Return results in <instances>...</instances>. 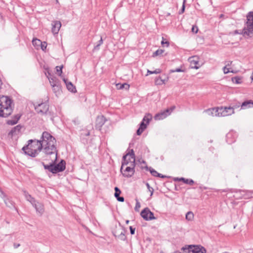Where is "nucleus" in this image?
Segmentation results:
<instances>
[{
	"mask_svg": "<svg viewBox=\"0 0 253 253\" xmlns=\"http://www.w3.org/2000/svg\"><path fill=\"white\" fill-rule=\"evenodd\" d=\"M57 155L55 154L54 160H52L51 162L48 165H46L44 162H42L41 164L43 166L45 169L48 170L52 174H56L63 171L66 169V161L61 159L58 163H57Z\"/></svg>",
	"mask_w": 253,
	"mask_h": 253,
	"instance_id": "obj_3",
	"label": "nucleus"
},
{
	"mask_svg": "<svg viewBox=\"0 0 253 253\" xmlns=\"http://www.w3.org/2000/svg\"><path fill=\"white\" fill-rule=\"evenodd\" d=\"M35 109L38 114H46L48 111L49 105L46 102H42L37 105H35Z\"/></svg>",
	"mask_w": 253,
	"mask_h": 253,
	"instance_id": "obj_11",
	"label": "nucleus"
},
{
	"mask_svg": "<svg viewBox=\"0 0 253 253\" xmlns=\"http://www.w3.org/2000/svg\"><path fill=\"white\" fill-rule=\"evenodd\" d=\"M158 177H161V178H162L169 177L168 176H167V175H163V174H162L161 173H159Z\"/></svg>",
	"mask_w": 253,
	"mask_h": 253,
	"instance_id": "obj_60",
	"label": "nucleus"
},
{
	"mask_svg": "<svg viewBox=\"0 0 253 253\" xmlns=\"http://www.w3.org/2000/svg\"><path fill=\"white\" fill-rule=\"evenodd\" d=\"M20 246V244L19 243H14L13 244V247L14 249H17Z\"/></svg>",
	"mask_w": 253,
	"mask_h": 253,
	"instance_id": "obj_61",
	"label": "nucleus"
},
{
	"mask_svg": "<svg viewBox=\"0 0 253 253\" xmlns=\"http://www.w3.org/2000/svg\"><path fill=\"white\" fill-rule=\"evenodd\" d=\"M57 155L55 154L54 160H52L51 162L48 165H46L44 162H42L41 164L43 166L45 169L48 170L52 174H56L63 171L66 169V161L61 159L58 163H57Z\"/></svg>",
	"mask_w": 253,
	"mask_h": 253,
	"instance_id": "obj_2",
	"label": "nucleus"
},
{
	"mask_svg": "<svg viewBox=\"0 0 253 253\" xmlns=\"http://www.w3.org/2000/svg\"><path fill=\"white\" fill-rule=\"evenodd\" d=\"M126 153V155H127V156H129L131 159H133L132 161L135 162V155L134 151L132 149H129L128 148L127 149Z\"/></svg>",
	"mask_w": 253,
	"mask_h": 253,
	"instance_id": "obj_31",
	"label": "nucleus"
},
{
	"mask_svg": "<svg viewBox=\"0 0 253 253\" xmlns=\"http://www.w3.org/2000/svg\"><path fill=\"white\" fill-rule=\"evenodd\" d=\"M231 192L235 193H244V194L242 195V197H244V199H248L252 197V195L253 194V191L251 190H241V189H232L230 190Z\"/></svg>",
	"mask_w": 253,
	"mask_h": 253,
	"instance_id": "obj_18",
	"label": "nucleus"
},
{
	"mask_svg": "<svg viewBox=\"0 0 253 253\" xmlns=\"http://www.w3.org/2000/svg\"><path fill=\"white\" fill-rule=\"evenodd\" d=\"M52 89L54 93L57 95L58 94L60 93L61 91V85L60 84H54V86H52Z\"/></svg>",
	"mask_w": 253,
	"mask_h": 253,
	"instance_id": "obj_33",
	"label": "nucleus"
},
{
	"mask_svg": "<svg viewBox=\"0 0 253 253\" xmlns=\"http://www.w3.org/2000/svg\"><path fill=\"white\" fill-rule=\"evenodd\" d=\"M13 106H8L0 104V117L7 118L11 115L13 111Z\"/></svg>",
	"mask_w": 253,
	"mask_h": 253,
	"instance_id": "obj_5",
	"label": "nucleus"
},
{
	"mask_svg": "<svg viewBox=\"0 0 253 253\" xmlns=\"http://www.w3.org/2000/svg\"><path fill=\"white\" fill-rule=\"evenodd\" d=\"M130 233L131 235H134L135 233V228L133 227L132 226H129Z\"/></svg>",
	"mask_w": 253,
	"mask_h": 253,
	"instance_id": "obj_58",
	"label": "nucleus"
},
{
	"mask_svg": "<svg viewBox=\"0 0 253 253\" xmlns=\"http://www.w3.org/2000/svg\"><path fill=\"white\" fill-rule=\"evenodd\" d=\"M169 77H167L166 78L163 79V80L164 81V84H166V82L168 81Z\"/></svg>",
	"mask_w": 253,
	"mask_h": 253,
	"instance_id": "obj_64",
	"label": "nucleus"
},
{
	"mask_svg": "<svg viewBox=\"0 0 253 253\" xmlns=\"http://www.w3.org/2000/svg\"><path fill=\"white\" fill-rule=\"evenodd\" d=\"M24 154L29 156H30L32 158H35L36 156L35 155V153L33 152V150H27L23 151Z\"/></svg>",
	"mask_w": 253,
	"mask_h": 253,
	"instance_id": "obj_37",
	"label": "nucleus"
},
{
	"mask_svg": "<svg viewBox=\"0 0 253 253\" xmlns=\"http://www.w3.org/2000/svg\"><path fill=\"white\" fill-rule=\"evenodd\" d=\"M155 83L156 85H162L164 84V81L160 76H159L155 79Z\"/></svg>",
	"mask_w": 253,
	"mask_h": 253,
	"instance_id": "obj_39",
	"label": "nucleus"
},
{
	"mask_svg": "<svg viewBox=\"0 0 253 253\" xmlns=\"http://www.w3.org/2000/svg\"><path fill=\"white\" fill-rule=\"evenodd\" d=\"M36 143H40L43 145L44 153L46 155L57 154L58 150L56 146V140L49 132L44 131L42 132L40 141Z\"/></svg>",
	"mask_w": 253,
	"mask_h": 253,
	"instance_id": "obj_1",
	"label": "nucleus"
},
{
	"mask_svg": "<svg viewBox=\"0 0 253 253\" xmlns=\"http://www.w3.org/2000/svg\"><path fill=\"white\" fill-rule=\"evenodd\" d=\"M61 23L59 21H54L52 24L51 31L54 35L57 34L61 28Z\"/></svg>",
	"mask_w": 253,
	"mask_h": 253,
	"instance_id": "obj_21",
	"label": "nucleus"
},
{
	"mask_svg": "<svg viewBox=\"0 0 253 253\" xmlns=\"http://www.w3.org/2000/svg\"><path fill=\"white\" fill-rule=\"evenodd\" d=\"M33 206L35 208L36 211L41 214H42L44 211L43 205L37 201L33 204Z\"/></svg>",
	"mask_w": 253,
	"mask_h": 253,
	"instance_id": "obj_27",
	"label": "nucleus"
},
{
	"mask_svg": "<svg viewBox=\"0 0 253 253\" xmlns=\"http://www.w3.org/2000/svg\"><path fill=\"white\" fill-rule=\"evenodd\" d=\"M103 43V40L102 37H101L100 40L98 42V43L94 46V50H97L99 49L100 46Z\"/></svg>",
	"mask_w": 253,
	"mask_h": 253,
	"instance_id": "obj_48",
	"label": "nucleus"
},
{
	"mask_svg": "<svg viewBox=\"0 0 253 253\" xmlns=\"http://www.w3.org/2000/svg\"><path fill=\"white\" fill-rule=\"evenodd\" d=\"M118 238L122 241H126V237L125 235V229H123V231H122L121 233L118 235Z\"/></svg>",
	"mask_w": 253,
	"mask_h": 253,
	"instance_id": "obj_42",
	"label": "nucleus"
},
{
	"mask_svg": "<svg viewBox=\"0 0 253 253\" xmlns=\"http://www.w3.org/2000/svg\"><path fill=\"white\" fill-rule=\"evenodd\" d=\"M140 215L146 221L157 219V217L154 216V213L148 207L145 208L141 211Z\"/></svg>",
	"mask_w": 253,
	"mask_h": 253,
	"instance_id": "obj_8",
	"label": "nucleus"
},
{
	"mask_svg": "<svg viewBox=\"0 0 253 253\" xmlns=\"http://www.w3.org/2000/svg\"><path fill=\"white\" fill-rule=\"evenodd\" d=\"M24 126L21 124H19L11 128L7 134L8 137L12 139L15 136H17L21 133V130Z\"/></svg>",
	"mask_w": 253,
	"mask_h": 253,
	"instance_id": "obj_12",
	"label": "nucleus"
},
{
	"mask_svg": "<svg viewBox=\"0 0 253 253\" xmlns=\"http://www.w3.org/2000/svg\"><path fill=\"white\" fill-rule=\"evenodd\" d=\"M129 86V84L126 83L123 84H117V87L119 89L125 88L126 90H128Z\"/></svg>",
	"mask_w": 253,
	"mask_h": 253,
	"instance_id": "obj_32",
	"label": "nucleus"
},
{
	"mask_svg": "<svg viewBox=\"0 0 253 253\" xmlns=\"http://www.w3.org/2000/svg\"><path fill=\"white\" fill-rule=\"evenodd\" d=\"M161 72H162V70L160 69H156L155 70L153 71L149 70H147L146 75L147 76L148 75H151V74H160Z\"/></svg>",
	"mask_w": 253,
	"mask_h": 253,
	"instance_id": "obj_40",
	"label": "nucleus"
},
{
	"mask_svg": "<svg viewBox=\"0 0 253 253\" xmlns=\"http://www.w3.org/2000/svg\"><path fill=\"white\" fill-rule=\"evenodd\" d=\"M0 104L7 105L8 106H13L14 104L13 99L10 96L2 95L0 96Z\"/></svg>",
	"mask_w": 253,
	"mask_h": 253,
	"instance_id": "obj_17",
	"label": "nucleus"
},
{
	"mask_svg": "<svg viewBox=\"0 0 253 253\" xmlns=\"http://www.w3.org/2000/svg\"><path fill=\"white\" fill-rule=\"evenodd\" d=\"M117 201L121 202H123L125 201V198L124 197L119 196V197H116Z\"/></svg>",
	"mask_w": 253,
	"mask_h": 253,
	"instance_id": "obj_59",
	"label": "nucleus"
},
{
	"mask_svg": "<svg viewBox=\"0 0 253 253\" xmlns=\"http://www.w3.org/2000/svg\"><path fill=\"white\" fill-rule=\"evenodd\" d=\"M40 46H41V49H42V50L45 51L46 47H47L46 42H42V44H40Z\"/></svg>",
	"mask_w": 253,
	"mask_h": 253,
	"instance_id": "obj_52",
	"label": "nucleus"
},
{
	"mask_svg": "<svg viewBox=\"0 0 253 253\" xmlns=\"http://www.w3.org/2000/svg\"><path fill=\"white\" fill-rule=\"evenodd\" d=\"M185 178L184 177H175L173 180L174 181H182L184 183L185 180Z\"/></svg>",
	"mask_w": 253,
	"mask_h": 253,
	"instance_id": "obj_56",
	"label": "nucleus"
},
{
	"mask_svg": "<svg viewBox=\"0 0 253 253\" xmlns=\"http://www.w3.org/2000/svg\"><path fill=\"white\" fill-rule=\"evenodd\" d=\"M175 109V106L174 105L171 106L170 108H168L164 111L156 114L154 116V119L156 120H163L170 115Z\"/></svg>",
	"mask_w": 253,
	"mask_h": 253,
	"instance_id": "obj_7",
	"label": "nucleus"
},
{
	"mask_svg": "<svg viewBox=\"0 0 253 253\" xmlns=\"http://www.w3.org/2000/svg\"><path fill=\"white\" fill-rule=\"evenodd\" d=\"M198 31H199V29L196 25L192 26V27L191 29L192 32H193V33H195V34H197L198 33Z\"/></svg>",
	"mask_w": 253,
	"mask_h": 253,
	"instance_id": "obj_53",
	"label": "nucleus"
},
{
	"mask_svg": "<svg viewBox=\"0 0 253 253\" xmlns=\"http://www.w3.org/2000/svg\"><path fill=\"white\" fill-rule=\"evenodd\" d=\"M185 218L188 221H191L194 218L193 213L191 211L187 212L186 214Z\"/></svg>",
	"mask_w": 253,
	"mask_h": 253,
	"instance_id": "obj_41",
	"label": "nucleus"
},
{
	"mask_svg": "<svg viewBox=\"0 0 253 253\" xmlns=\"http://www.w3.org/2000/svg\"><path fill=\"white\" fill-rule=\"evenodd\" d=\"M184 253H206L207 250L200 245H186L181 248Z\"/></svg>",
	"mask_w": 253,
	"mask_h": 253,
	"instance_id": "obj_4",
	"label": "nucleus"
},
{
	"mask_svg": "<svg viewBox=\"0 0 253 253\" xmlns=\"http://www.w3.org/2000/svg\"><path fill=\"white\" fill-rule=\"evenodd\" d=\"M63 65L57 66L56 67V72L58 76H61L62 74Z\"/></svg>",
	"mask_w": 253,
	"mask_h": 253,
	"instance_id": "obj_45",
	"label": "nucleus"
},
{
	"mask_svg": "<svg viewBox=\"0 0 253 253\" xmlns=\"http://www.w3.org/2000/svg\"><path fill=\"white\" fill-rule=\"evenodd\" d=\"M219 113L220 117H225L231 115L234 113V108L231 106L229 107H219Z\"/></svg>",
	"mask_w": 253,
	"mask_h": 253,
	"instance_id": "obj_14",
	"label": "nucleus"
},
{
	"mask_svg": "<svg viewBox=\"0 0 253 253\" xmlns=\"http://www.w3.org/2000/svg\"><path fill=\"white\" fill-rule=\"evenodd\" d=\"M205 112L207 113H208L209 115H211L212 116L220 117L219 113V107L208 109L206 110Z\"/></svg>",
	"mask_w": 253,
	"mask_h": 253,
	"instance_id": "obj_23",
	"label": "nucleus"
},
{
	"mask_svg": "<svg viewBox=\"0 0 253 253\" xmlns=\"http://www.w3.org/2000/svg\"><path fill=\"white\" fill-rule=\"evenodd\" d=\"M0 196L3 199L4 202L7 207L14 209L17 211V209L15 206V203L12 200V198L7 197L1 188H0Z\"/></svg>",
	"mask_w": 253,
	"mask_h": 253,
	"instance_id": "obj_6",
	"label": "nucleus"
},
{
	"mask_svg": "<svg viewBox=\"0 0 253 253\" xmlns=\"http://www.w3.org/2000/svg\"><path fill=\"white\" fill-rule=\"evenodd\" d=\"M107 121L105 117L103 116H98L96 118V122H95V128L97 129L100 130L101 128L103 126V125L105 124V122Z\"/></svg>",
	"mask_w": 253,
	"mask_h": 253,
	"instance_id": "obj_19",
	"label": "nucleus"
},
{
	"mask_svg": "<svg viewBox=\"0 0 253 253\" xmlns=\"http://www.w3.org/2000/svg\"><path fill=\"white\" fill-rule=\"evenodd\" d=\"M186 70L183 68V66H181L180 67L177 68L175 69H171L169 70V73H172L174 72H185Z\"/></svg>",
	"mask_w": 253,
	"mask_h": 253,
	"instance_id": "obj_36",
	"label": "nucleus"
},
{
	"mask_svg": "<svg viewBox=\"0 0 253 253\" xmlns=\"http://www.w3.org/2000/svg\"><path fill=\"white\" fill-rule=\"evenodd\" d=\"M165 52L164 49H158L154 52H153L152 57H155L157 56L161 55Z\"/></svg>",
	"mask_w": 253,
	"mask_h": 253,
	"instance_id": "obj_38",
	"label": "nucleus"
},
{
	"mask_svg": "<svg viewBox=\"0 0 253 253\" xmlns=\"http://www.w3.org/2000/svg\"><path fill=\"white\" fill-rule=\"evenodd\" d=\"M233 34L234 35H236V34L242 35L245 38L251 37V36H250V35L251 34V33L250 32L248 33V30L246 29L245 27H244V28L242 30H235L233 32Z\"/></svg>",
	"mask_w": 253,
	"mask_h": 253,
	"instance_id": "obj_24",
	"label": "nucleus"
},
{
	"mask_svg": "<svg viewBox=\"0 0 253 253\" xmlns=\"http://www.w3.org/2000/svg\"><path fill=\"white\" fill-rule=\"evenodd\" d=\"M37 141H40V140L37 139H30L27 141V144L24 145L22 148V151L27 150H34L37 148L40 144V143H36Z\"/></svg>",
	"mask_w": 253,
	"mask_h": 253,
	"instance_id": "obj_13",
	"label": "nucleus"
},
{
	"mask_svg": "<svg viewBox=\"0 0 253 253\" xmlns=\"http://www.w3.org/2000/svg\"><path fill=\"white\" fill-rule=\"evenodd\" d=\"M186 2V0H183V3H182V7L179 11V14H182L185 11Z\"/></svg>",
	"mask_w": 253,
	"mask_h": 253,
	"instance_id": "obj_49",
	"label": "nucleus"
},
{
	"mask_svg": "<svg viewBox=\"0 0 253 253\" xmlns=\"http://www.w3.org/2000/svg\"><path fill=\"white\" fill-rule=\"evenodd\" d=\"M145 129L139 127L136 130V134L137 135H140Z\"/></svg>",
	"mask_w": 253,
	"mask_h": 253,
	"instance_id": "obj_55",
	"label": "nucleus"
},
{
	"mask_svg": "<svg viewBox=\"0 0 253 253\" xmlns=\"http://www.w3.org/2000/svg\"><path fill=\"white\" fill-rule=\"evenodd\" d=\"M223 72L225 74H228L230 72L233 73V71H230L229 68L226 67V66H224L223 68Z\"/></svg>",
	"mask_w": 253,
	"mask_h": 253,
	"instance_id": "obj_54",
	"label": "nucleus"
},
{
	"mask_svg": "<svg viewBox=\"0 0 253 253\" xmlns=\"http://www.w3.org/2000/svg\"><path fill=\"white\" fill-rule=\"evenodd\" d=\"M44 150L43 145L42 144H40L37 148H35L33 150V152L35 153L36 156H37L39 153L42 150Z\"/></svg>",
	"mask_w": 253,
	"mask_h": 253,
	"instance_id": "obj_35",
	"label": "nucleus"
},
{
	"mask_svg": "<svg viewBox=\"0 0 253 253\" xmlns=\"http://www.w3.org/2000/svg\"><path fill=\"white\" fill-rule=\"evenodd\" d=\"M144 168L146 170L149 171L151 175H153V176L158 177L159 172H158L155 169H154L152 168L146 166Z\"/></svg>",
	"mask_w": 253,
	"mask_h": 253,
	"instance_id": "obj_30",
	"label": "nucleus"
},
{
	"mask_svg": "<svg viewBox=\"0 0 253 253\" xmlns=\"http://www.w3.org/2000/svg\"><path fill=\"white\" fill-rule=\"evenodd\" d=\"M247 21L245 22L246 27H244L248 30V33L250 32L253 35V11H250L247 14Z\"/></svg>",
	"mask_w": 253,
	"mask_h": 253,
	"instance_id": "obj_10",
	"label": "nucleus"
},
{
	"mask_svg": "<svg viewBox=\"0 0 253 253\" xmlns=\"http://www.w3.org/2000/svg\"><path fill=\"white\" fill-rule=\"evenodd\" d=\"M146 185L147 189L150 192V197H152L154 193L153 188L150 186V184L148 182L146 183Z\"/></svg>",
	"mask_w": 253,
	"mask_h": 253,
	"instance_id": "obj_51",
	"label": "nucleus"
},
{
	"mask_svg": "<svg viewBox=\"0 0 253 253\" xmlns=\"http://www.w3.org/2000/svg\"><path fill=\"white\" fill-rule=\"evenodd\" d=\"M63 80L66 84V87L69 91L72 93H75L77 92L76 87L72 82L68 81V79L65 78H64Z\"/></svg>",
	"mask_w": 253,
	"mask_h": 253,
	"instance_id": "obj_22",
	"label": "nucleus"
},
{
	"mask_svg": "<svg viewBox=\"0 0 253 253\" xmlns=\"http://www.w3.org/2000/svg\"><path fill=\"white\" fill-rule=\"evenodd\" d=\"M194 183V181L192 179L186 178L185 181H184V183L188 184L189 185H193Z\"/></svg>",
	"mask_w": 253,
	"mask_h": 253,
	"instance_id": "obj_50",
	"label": "nucleus"
},
{
	"mask_svg": "<svg viewBox=\"0 0 253 253\" xmlns=\"http://www.w3.org/2000/svg\"><path fill=\"white\" fill-rule=\"evenodd\" d=\"M130 162L131 161H130V159L125 160V161H122V165H121V169H120L121 172H122V170L123 169V167L127 165L129 163H130Z\"/></svg>",
	"mask_w": 253,
	"mask_h": 253,
	"instance_id": "obj_46",
	"label": "nucleus"
},
{
	"mask_svg": "<svg viewBox=\"0 0 253 253\" xmlns=\"http://www.w3.org/2000/svg\"><path fill=\"white\" fill-rule=\"evenodd\" d=\"M152 116L151 114L148 113L143 117L142 120L139 124V127L145 129L152 120Z\"/></svg>",
	"mask_w": 253,
	"mask_h": 253,
	"instance_id": "obj_15",
	"label": "nucleus"
},
{
	"mask_svg": "<svg viewBox=\"0 0 253 253\" xmlns=\"http://www.w3.org/2000/svg\"><path fill=\"white\" fill-rule=\"evenodd\" d=\"M22 114H17L12 117L11 119L7 120L6 121V124L9 126H14L17 124L21 118Z\"/></svg>",
	"mask_w": 253,
	"mask_h": 253,
	"instance_id": "obj_20",
	"label": "nucleus"
},
{
	"mask_svg": "<svg viewBox=\"0 0 253 253\" xmlns=\"http://www.w3.org/2000/svg\"><path fill=\"white\" fill-rule=\"evenodd\" d=\"M140 206H141L140 203L138 201H136L135 207L134 208L135 211H139L138 209L140 208Z\"/></svg>",
	"mask_w": 253,
	"mask_h": 253,
	"instance_id": "obj_57",
	"label": "nucleus"
},
{
	"mask_svg": "<svg viewBox=\"0 0 253 253\" xmlns=\"http://www.w3.org/2000/svg\"><path fill=\"white\" fill-rule=\"evenodd\" d=\"M114 190H115V193H114L115 197L116 198V197H119L122 192L121 190L118 187H115L114 188Z\"/></svg>",
	"mask_w": 253,
	"mask_h": 253,
	"instance_id": "obj_47",
	"label": "nucleus"
},
{
	"mask_svg": "<svg viewBox=\"0 0 253 253\" xmlns=\"http://www.w3.org/2000/svg\"><path fill=\"white\" fill-rule=\"evenodd\" d=\"M32 43L35 46H39L40 45V44H42V41L37 38H35L32 41Z\"/></svg>",
	"mask_w": 253,
	"mask_h": 253,
	"instance_id": "obj_43",
	"label": "nucleus"
},
{
	"mask_svg": "<svg viewBox=\"0 0 253 253\" xmlns=\"http://www.w3.org/2000/svg\"><path fill=\"white\" fill-rule=\"evenodd\" d=\"M241 106L244 109L253 107V101L252 100H246L242 103Z\"/></svg>",
	"mask_w": 253,
	"mask_h": 253,
	"instance_id": "obj_29",
	"label": "nucleus"
},
{
	"mask_svg": "<svg viewBox=\"0 0 253 253\" xmlns=\"http://www.w3.org/2000/svg\"><path fill=\"white\" fill-rule=\"evenodd\" d=\"M195 58L196 57L193 56L189 58L188 60L190 62L191 65L192 66L191 68L198 69L200 67L199 63L198 58Z\"/></svg>",
	"mask_w": 253,
	"mask_h": 253,
	"instance_id": "obj_25",
	"label": "nucleus"
},
{
	"mask_svg": "<svg viewBox=\"0 0 253 253\" xmlns=\"http://www.w3.org/2000/svg\"><path fill=\"white\" fill-rule=\"evenodd\" d=\"M161 45L162 46L165 47H168L169 45V41H167L166 39H165L164 37L162 38V40L161 41Z\"/></svg>",
	"mask_w": 253,
	"mask_h": 253,
	"instance_id": "obj_44",
	"label": "nucleus"
},
{
	"mask_svg": "<svg viewBox=\"0 0 253 253\" xmlns=\"http://www.w3.org/2000/svg\"><path fill=\"white\" fill-rule=\"evenodd\" d=\"M23 193L26 199L30 202L32 205H33V204H34L37 201V200H36L34 197L29 194L27 191L24 190Z\"/></svg>",
	"mask_w": 253,
	"mask_h": 253,
	"instance_id": "obj_28",
	"label": "nucleus"
},
{
	"mask_svg": "<svg viewBox=\"0 0 253 253\" xmlns=\"http://www.w3.org/2000/svg\"><path fill=\"white\" fill-rule=\"evenodd\" d=\"M136 163L134 161L130 162V166L126 167L124 170V172H121L123 176L127 178L131 177L135 172Z\"/></svg>",
	"mask_w": 253,
	"mask_h": 253,
	"instance_id": "obj_9",
	"label": "nucleus"
},
{
	"mask_svg": "<svg viewBox=\"0 0 253 253\" xmlns=\"http://www.w3.org/2000/svg\"><path fill=\"white\" fill-rule=\"evenodd\" d=\"M240 106H241L240 103H238V104H236V105H233L232 107H234V109H235V108H238Z\"/></svg>",
	"mask_w": 253,
	"mask_h": 253,
	"instance_id": "obj_63",
	"label": "nucleus"
},
{
	"mask_svg": "<svg viewBox=\"0 0 253 253\" xmlns=\"http://www.w3.org/2000/svg\"><path fill=\"white\" fill-rule=\"evenodd\" d=\"M242 77L240 76H235L231 78V80L233 83L236 84H241L242 82Z\"/></svg>",
	"mask_w": 253,
	"mask_h": 253,
	"instance_id": "obj_34",
	"label": "nucleus"
},
{
	"mask_svg": "<svg viewBox=\"0 0 253 253\" xmlns=\"http://www.w3.org/2000/svg\"><path fill=\"white\" fill-rule=\"evenodd\" d=\"M237 134L236 131L231 130L226 135V142L229 144H231L236 141Z\"/></svg>",
	"mask_w": 253,
	"mask_h": 253,
	"instance_id": "obj_16",
	"label": "nucleus"
},
{
	"mask_svg": "<svg viewBox=\"0 0 253 253\" xmlns=\"http://www.w3.org/2000/svg\"><path fill=\"white\" fill-rule=\"evenodd\" d=\"M127 155H126V153L124 154L122 158V161H125V160H127Z\"/></svg>",
	"mask_w": 253,
	"mask_h": 253,
	"instance_id": "obj_62",
	"label": "nucleus"
},
{
	"mask_svg": "<svg viewBox=\"0 0 253 253\" xmlns=\"http://www.w3.org/2000/svg\"><path fill=\"white\" fill-rule=\"evenodd\" d=\"M48 75L50 76V77H48V80L49 81V83L50 84V85L51 86H54V84H60V81L59 80L54 76L52 75L50 73H49V71H48Z\"/></svg>",
	"mask_w": 253,
	"mask_h": 253,
	"instance_id": "obj_26",
	"label": "nucleus"
}]
</instances>
